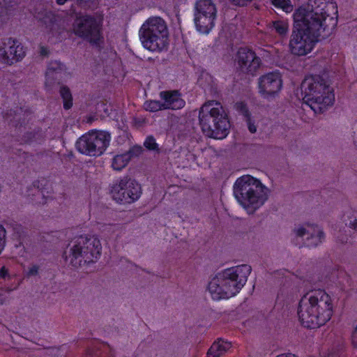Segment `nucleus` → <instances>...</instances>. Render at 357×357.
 Wrapping results in <instances>:
<instances>
[{"label":"nucleus","mask_w":357,"mask_h":357,"mask_svg":"<svg viewBox=\"0 0 357 357\" xmlns=\"http://www.w3.org/2000/svg\"><path fill=\"white\" fill-rule=\"evenodd\" d=\"M337 6L333 0H308L293 14L294 23L319 38L329 36L337 24Z\"/></svg>","instance_id":"f257e3e1"},{"label":"nucleus","mask_w":357,"mask_h":357,"mask_svg":"<svg viewBox=\"0 0 357 357\" xmlns=\"http://www.w3.org/2000/svg\"><path fill=\"white\" fill-rule=\"evenodd\" d=\"M333 314L332 298L323 289L310 291L299 301L298 316L305 328L315 329L324 326L331 320Z\"/></svg>","instance_id":"f03ea898"},{"label":"nucleus","mask_w":357,"mask_h":357,"mask_svg":"<svg viewBox=\"0 0 357 357\" xmlns=\"http://www.w3.org/2000/svg\"><path fill=\"white\" fill-rule=\"evenodd\" d=\"M252 271L248 264H241L218 273L208 284V290L215 301L236 296L245 284Z\"/></svg>","instance_id":"7ed1b4c3"},{"label":"nucleus","mask_w":357,"mask_h":357,"mask_svg":"<svg viewBox=\"0 0 357 357\" xmlns=\"http://www.w3.org/2000/svg\"><path fill=\"white\" fill-rule=\"evenodd\" d=\"M233 194L238 203L249 214L255 213L268 199L267 188L259 179L250 175H244L236 179Z\"/></svg>","instance_id":"20e7f679"},{"label":"nucleus","mask_w":357,"mask_h":357,"mask_svg":"<svg viewBox=\"0 0 357 357\" xmlns=\"http://www.w3.org/2000/svg\"><path fill=\"white\" fill-rule=\"evenodd\" d=\"M301 88L304 103L315 113H321L328 106L333 104V89L321 75H314L305 77Z\"/></svg>","instance_id":"39448f33"},{"label":"nucleus","mask_w":357,"mask_h":357,"mask_svg":"<svg viewBox=\"0 0 357 357\" xmlns=\"http://www.w3.org/2000/svg\"><path fill=\"white\" fill-rule=\"evenodd\" d=\"M199 121L203 133L210 138L222 139L229 134V117L219 102L203 105L199 112Z\"/></svg>","instance_id":"423d86ee"},{"label":"nucleus","mask_w":357,"mask_h":357,"mask_svg":"<svg viewBox=\"0 0 357 357\" xmlns=\"http://www.w3.org/2000/svg\"><path fill=\"white\" fill-rule=\"evenodd\" d=\"M102 245L99 238L95 236H79L75 237L69 255L65 251L62 257L73 267L89 264L96 261L101 255Z\"/></svg>","instance_id":"0eeeda50"},{"label":"nucleus","mask_w":357,"mask_h":357,"mask_svg":"<svg viewBox=\"0 0 357 357\" xmlns=\"http://www.w3.org/2000/svg\"><path fill=\"white\" fill-rule=\"evenodd\" d=\"M139 38L144 48L160 52L168 45V29L165 20L160 17L149 18L139 31Z\"/></svg>","instance_id":"6e6552de"},{"label":"nucleus","mask_w":357,"mask_h":357,"mask_svg":"<svg viewBox=\"0 0 357 357\" xmlns=\"http://www.w3.org/2000/svg\"><path fill=\"white\" fill-rule=\"evenodd\" d=\"M73 31L79 38L100 47L104 42L102 22L89 14L77 16L73 23Z\"/></svg>","instance_id":"1a4fd4ad"},{"label":"nucleus","mask_w":357,"mask_h":357,"mask_svg":"<svg viewBox=\"0 0 357 357\" xmlns=\"http://www.w3.org/2000/svg\"><path fill=\"white\" fill-rule=\"evenodd\" d=\"M110 140L111 136L108 132L91 130L78 138L75 147L82 154L98 157L106 151Z\"/></svg>","instance_id":"9d476101"},{"label":"nucleus","mask_w":357,"mask_h":357,"mask_svg":"<svg viewBox=\"0 0 357 357\" xmlns=\"http://www.w3.org/2000/svg\"><path fill=\"white\" fill-rule=\"evenodd\" d=\"M114 200L119 204H132L142 193L141 185L135 179L125 176L114 183L110 190Z\"/></svg>","instance_id":"9b49d317"},{"label":"nucleus","mask_w":357,"mask_h":357,"mask_svg":"<svg viewBox=\"0 0 357 357\" xmlns=\"http://www.w3.org/2000/svg\"><path fill=\"white\" fill-rule=\"evenodd\" d=\"M216 17L217 9L212 0L197 1L194 22L199 33L208 34L215 26Z\"/></svg>","instance_id":"f8f14e48"},{"label":"nucleus","mask_w":357,"mask_h":357,"mask_svg":"<svg viewBox=\"0 0 357 357\" xmlns=\"http://www.w3.org/2000/svg\"><path fill=\"white\" fill-rule=\"evenodd\" d=\"M319 40V38L294 23L289 40L290 52L294 55L305 56L313 50Z\"/></svg>","instance_id":"ddd939ff"},{"label":"nucleus","mask_w":357,"mask_h":357,"mask_svg":"<svg viewBox=\"0 0 357 357\" xmlns=\"http://www.w3.org/2000/svg\"><path fill=\"white\" fill-rule=\"evenodd\" d=\"M26 55L24 46L17 39H3L0 45V62L7 65L22 61Z\"/></svg>","instance_id":"4468645a"},{"label":"nucleus","mask_w":357,"mask_h":357,"mask_svg":"<svg viewBox=\"0 0 357 357\" xmlns=\"http://www.w3.org/2000/svg\"><path fill=\"white\" fill-rule=\"evenodd\" d=\"M283 86L282 75L278 71H273L261 75L258 80L259 93L265 99L275 98Z\"/></svg>","instance_id":"2eb2a0df"},{"label":"nucleus","mask_w":357,"mask_h":357,"mask_svg":"<svg viewBox=\"0 0 357 357\" xmlns=\"http://www.w3.org/2000/svg\"><path fill=\"white\" fill-rule=\"evenodd\" d=\"M236 58L240 70L252 75H255L261 64V59L247 47L239 48Z\"/></svg>","instance_id":"dca6fc26"},{"label":"nucleus","mask_w":357,"mask_h":357,"mask_svg":"<svg viewBox=\"0 0 357 357\" xmlns=\"http://www.w3.org/2000/svg\"><path fill=\"white\" fill-rule=\"evenodd\" d=\"M309 229L307 230L303 227H301L295 230L297 237L303 238L307 235L306 239L304 241L302 246L309 248H315L320 244L325 238L324 232L317 225H310L307 224Z\"/></svg>","instance_id":"f3484780"},{"label":"nucleus","mask_w":357,"mask_h":357,"mask_svg":"<svg viewBox=\"0 0 357 357\" xmlns=\"http://www.w3.org/2000/svg\"><path fill=\"white\" fill-rule=\"evenodd\" d=\"M159 96L162 100L165 110L181 109L185 105V101L182 98V94L178 90L162 91L160 92Z\"/></svg>","instance_id":"a211bd4d"},{"label":"nucleus","mask_w":357,"mask_h":357,"mask_svg":"<svg viewBox=\"0 0 357 357\" xmlns=\"http://www.w3.org/2000/svg\"><path fill=\"white\" fill-rule=\"evenodd\" d=\"M66 70V65L59 60H52L47 63L45 73V86H51L56 82L57 75Z\"/></svg>","instance_id":"6ab92c4d"},{"label":"nucleus","mask_w":357,"mask_h":357,"mask_svg":"<svg viewBox=\"0 0 357 357\" xmlns=\"http://www.w3.org/2000/svg\"><path fill=\"white\" fill-rule=\"evenodd\" d=\"M142 152L140 146L133 147L128 151L117 154L114 156L112 161V167L116 171H121L127 166L134 155H137Z\"/></svg>","instance_id":"aec40b11"},{"label":"nucleus","mask_w":357,"mask_h":357,"mask_svg":"<svg viewBox=\"0 0 357 357\" xmlns=\"http://www.w3.org/2000/svg\"><path fill=\"white\" fill-rule=\"evenodd\" d=\"M109 350L110 356H112L109 344L98 340H91L86 342V349L82 357H105L104 352Z\"/></svg>","instance_id":"412c9836"},{"label":"nucleus","mask_w":357,"mask_h":357,"mask_svg":"<svg viewBox=\"0 0 357 357\" xmlns=\"http://www.w3.org/2000/svg\"><path fill=\"white\" fill-rule=\"evenodd\" d=\"M35 188L37 189L38 192L43 196V204H47L50 200H52L54 197L51 195L53 188L52 183L50 180L45 178H40L37 181H35L33 183Z\"/></svg>","instance_id":"4be33fe9"},{"label":"nucleus","mask_w":357,"mask_h":357,"mask_svg":"<svg viewBox=\"0 0 357 357\" xmlns=\"http://www.w3.org/2000/svg\"><path fill=\"white\" fill-rule=\"evenodd\" d=\"M231 347V344L230 342L222 339H218L215 341L208 349L206 353V357H220Z\"/></svg>","instance_id":"5701e85b"},{"label":"nucleus","mask_w":357,"mask_h":357,"mask_svg":"<svg viewBox=\"0 0 357 357\" xmlns=\"http://www.w3.org/2000/svg\"><path fill=\"white\" fill-rule=\"evenodd\" d=\"M60 96L63 100V108L66 110L70 109L73 107V99L70 89L65 85H62L59 89Z\"/></svg>","instance_id":"b1692460"},{"label":"nucleus","mask_w":357,"mask_h":357,"mask_svg":"<svg viewBox=\"0 0 357 357\" xmlns=\"http://www.w3.org/2000/svg\"><path fill=\"white\" fill-rule=\"evenodd\" d=\"M3 6H0V22L3 23L8 20L9 11L17 3L15 0H3Z\"/></svg>","instance_id":"393cba45"},{"label":"nucleus","mask_w":357,"mask_h":357,"mask_svg":"<svg viewBox=\"0 0 357 357\" xmlns=\"http://www.w3.org/2000/svg\"><path fill=\"white\" fill-rule=\"evenodd\" d=\"M144 109L149 112H156L165 110L162 101L156 100H147L143 105Z\"/></svg>","instance_id":"a878e982"},{"label":"nucleus","mask_w":357,"mask_h":357,"mask_svg":"<svg viewBox=\"0 0 357 357\" xmlns=\"http://www.w3.org/2000/svg\"><path fill=\"white\" fill-rule=\"evenodd\" d=\"M271 4L278 9H281L287 13L293 11V5L291 0H271Z\"/></svg>","instance_id":"bb28decb"},{"label":"nucleus","mask_w":357,"mask_h":357,"mask_svg":"<svg viewBox=\"0 0 357 357\" xmlns=\"http://www.w3.org/2000/svg\"><path fill=\"white\" fill-rule=\"evenodd\" d=\"M272 28L280 36L287 35L289 29L288 24L282 20H275L272 22Z\"/></svg>","instance_id":"cd10ccee"},{"label":"nucleus","mask_w":357,"mask_h":357,"mask_svg":"<svg viewBox=\"0 0 357 357\" xmlns=\"http://www.w3.org/2000/svg\"><path fill=\"white\" fill-rule=\"evenodd\" d=\"M68 346L61 345L59 348H49L45 350V353L49 355H53L54 357H68L70 354H67Z\"/></svg>","instance_id":"c85d7f7f"},{"label":"nucleus","mask_w":357,"mask_h":357,"mask_svg":"<svg viewBox=\"0 0 357 357\" xmlns=\"http://www.w3.org/2000/svg\"><path fill=\"white\" fill-rule=\"evenodd\" d=\"M234 109L245 119L251 116L247 104L243 101L236 102L234 105Z\"/></svg>","instance_id":"c756f323"},{"label":"nucleus","mask_w":357,"mask_h":357,"mask_svg":"<svg viewBox=\"0 0 357 357\" xmlns=\"http://www.w3.org/2000/svg\"><path fill=\"white\" fill-rule=\"evenodd\" d=\"M144 146L149 151H158V144L155 142V139L152 136H148L144 142Z\"/></svg>","instance_id":"7c9ffc66"},{"label":"nucleus","mask_w":357,"mask_h":357,"mask_svg":"<svg viewBox=\"0 0 357 357\" xmlns=\"http://www.w3.org/2000/svg\"><path fill=\"white\" fill-rule=\"evenodd\" d=\"M344 353L343 346L339 345L337 348H332L325 357H345Z\"/></svg>","instance_id":"2f4dec72"},{"label":"nucleus","mask_w":357,"mask_h":357,"mask_svg":"<svg viewBox=\"0 0 357 357\" xmlns=\"http://www.w3.org/2000/svg\"><path fill=\"white\" fill-rule=\"evenodd\" d=\"M10 280V276L8 274V270L4 267L0 268V284L2 282H7Z\"/></svg>","instance_id":"473e14b6"},{"label":"nucleus","mask_w":357,"mask_h":357,"mask_svg":"<svg viewBox=\"0 0 357 357\" xmlns=\"http://www.w3.org/2000/svg\"><path fill=\"white\" fill-rule=\"evenodd\" d=\"M356 212L352 211V216H347L350 220L348 222L349 227L354 230H357V216L356 215ZM347 225V223H346Z\"/></svg>","instance_id":"72a5a7b5"},{"label":"nucleus","mask_w":357,"mask_h":357,"mask_svg":"<svg viewBox=\"0 0 357 357\" xmlns=\"http://www.w3.org/2000/svg\"><path fill=\"white\" fill-rule=\"evenodd\" d=\"M6 229L2 225H0V254L5 246Z\"/></svg>","instance_id":"f704fd0d"},{"label":"nucleus","mask_w":357,"mask_h":357,"mask_svg":"<svg viewBox=\"0 0 357 357\" xmlns=\"http://www.w3.org/2000/svg\"><path fill=\"white\" fill-rule=\"evenodd\" d=\"M248 128L250 132L255 133L257 131V126L255 124V122L252 120L251 116L245 119Z\"/></svg>","instance_id":"c9c22d12"},{"label":"nucleus","mask_w":357,"mask_h":357,"mask_svg":"<svg viewBox=\"0 0 357 357\" xmlns=\"http://www.w3.org/2000/svg\"><path fill=\"white\" fill-rule=\"evenodd\" d=\"M39 266L38 265H33L29 268L27 271L28 276H36L38 274Z\"/></svg>","instance_id":"e433bc0d"},{"label":"nucleus","mask_w":357,"mask_h":357,"mask_svg":"<svg viewBox=\"0 0 357 357\" xmlns=\"http://www.w3.org/2000/svg\"><path fill=\"white\" fill-rule=\"evenodd\" d=\"M351 339L352 345L357 349V324L352 331Z\"/></svg>","instance_id":"4c0bfd02"},{"label":"nucleus","mask_w":357,"mask_h":357,"mask_svg":"<svg viewBox=\"0 0 357 357\" xmlns=\"http://www.w3.org/2000/svg\"><path fill=\"white\" fill-rule=\"evenodd\" d=\"M252 0H231V3L238 6H245Z\"/></svg>","instance_id":"58836bf2"},{"label":"nucleus","mask_w":357,"mask_h":357,"mask_svg":"<svg viewBox=\"0 0 357 357\" xmlns=\"http://www.w3.org/2000/svg\"><path fill=\"white\" fill-rule=\"evenodd\" d=\"M40 54L43 56H47L50 54V51L48 48L45 46H40Z\"/></svg>","instance_id":"ea45409f"},{"label":"nucleus","mask_w":357,"mask_h":357,"mask_svg":"<svg viewBox=\"0 0 357 357\" xmlns=\"http://www.w3.org/2000/svg\"><path fill=\"white\" fill-rule=\"evenodd\" d=\"M134 123L139 126H142L145 123V119L142 118H135Z\"/></svg>","instance_id":"a19ab883"},{"label":"nucleus","mask_w":357,"mask_h":357,"mask_svg":"<svg viewBox=\"0 0 357 357\" xmlns=\"http://www.w3.org/2000/svg\"><path fill=\"white\" fill-rule=\"evenodd\" d=\"M15 287H10V286H8V285H3L1 287H0V289H1L2 290L5 291H13Z\"/></svg>","instance_id":"79ce46f5"},{"label":"nucleus","mask_w":357,"mask_h":357,"mask_svg":"<svg viewBox=\"0 0 357 357\" xmlns=\"http://www.w3.org/2000/svg\"><path fill=\"white\" fill-rule=\"evenodd\" d=\"M275 357H298V356H296L295 354H293L291 353H287V354H281L280 355H278Z\"/></svg>","instance_id":"37998d69"},{"label":"nucleus","mask_w":357,"mask_h":357,"mask_svg":"<svg viewBox=\"0 0 357 357\" xmlns=\"http://www.w3.org/2000/svg\"><path fill=\"white\" fill-rule=\"evenodd\" d=\"M68 0H56V2L59 5H63L66 2H67Z\"/></svg>","instance_id":"c03bdc74"},{"label":"nucleus","mask_w":357,"mask_h":357,"mask_svg":"<svg viewBox=\"0 0 357 357\" xmlns=\"http://www.w3.org/2000/svg\"><path fill=\"white\" fill-rule=\"evenodd\" d=\"M337 238H338V241H340L342 243H344V242H347V240H348L347 238H340L339 236L337 237Z\"/></svg>","instance_id":"a18cd8bd"},{"label":"nucleus","mask_w":357,"mask_h":357,"mask_svg":"<svg viewBox=\"0 0 357 357\" xmlns=\"http://www.w3.org/2000/svg\"><path fill=\"white\" fill-rule=\"evenodd\" d=\"M50 23H51V26H52V27H53V26H54L55 25H56V24H55V20H54V19H51V20H50Z\"/></svg>","instance_id":"49530a36"},{"label":"nucleus","mask_w":357,"mask_h":357,"mask_svg":"<svg viewBox=\"0 0 357 357\" xmlns=\"http://www.w3.org/2000/svg\"><path fill=\"white\" fill-rule=\"evenodd\" d=\"M337 283H338L339 284H341V282L339 280V278H337Z\"/></svg>","instance_id":"de8ad7c7"}]
</instances>
